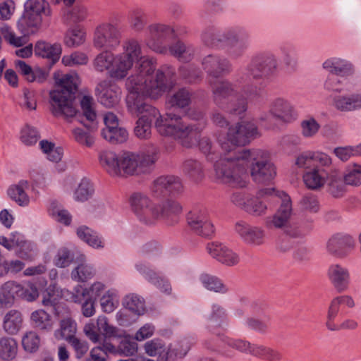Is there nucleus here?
I'll return each instance as SVG.
<instances>
[{"label":"nucleus","instance_id":"aec40b11","mask_svg":"<svg viewBox=\"0 0 361 361\" xmlns=\"http://www.w3.org/2000/svg\"><path fill=\"white\" fill-rule=\"evenodd\" d=\"M270 114H267L260 118L261 120H269L272 116L275 119L283 122H290L294 118V109L291 104L287 100L278 98L275 99L270 107Z\"/></svg>","mask_w":361,"mask_h":361},{"label":"nucleus","instance_id":"a18cd8bd","mask_svg":"<svg viewBox=\"0 0 361 361\" xmlns=\"http://www.w3.org/2000/svg\"><path fill=\"white\" fill-rule=\"evenodd\" d=\"M200 281L203 286L210 291L226 293L228 290L226 286L215 276L204 273L200 276Z\"/></svg>","mask_w":361,"mask_h":361},{"label":"nucleus","instance_id":"c9c22d12","mask_svg":"<svg viewBox=\"0 0 361 361\" xmlns=\"http://www.w3.org/2000/svg\"><path fill=\"white\" fill-rule=\"evenodd\" d=\"M112 80L106 79L101 81L96 87V95L98 101L104 106H113Z\"/></svg>","mask_w":361,"mask_h":361},{"label":"nucleus","instance_id":"69168bd1","mask_svg":"<svg viewBox=\"0 0 361 361\" xmlns=\"http://www.w3.org/2000/svg\"><path fill=\"white\" fill-rule=\"evenodd\" d=\"M39 138V133L35 128L27 126L21 131L20 140L27 145L35 144Z\"/></svg>","mask_w":361,"mask_h":361},{"label":"nucleus","instance_id":"864d4df0","mask_svg":"<svg viewBox=\"0 0 361 361\" xmlns=\"http://www.w3.org/2000/svg\"><path fill=\"white\" fill-rule=\"evenodd\" d=\"M179 73L180 77L189 83H194L202 79L201 71L192 65L182 66L179 69Z\"/></svg>","mask_w":361,"mask_h":361},{"label":"nucleus","instance_id":"8fccbe9b","mask_svg":"<svg viewBox=\"0 0 361 361\" xmlns=\"http://www.w3.org/2000/svg\"><path fill=\"white\" fill-rule=\"evenodd\" d=\"M18 298L27 302L35 300L39 296V292L37 287L32 283H27L24 285L18 283Z\"/></svg>","mask_w":361,"mask_h":361},{"label":"nucleus","instance_id":"412c9836","mask_svg":"<svg viewBox=\"0 0 361 361\" xmlns=\"http://www.w3.org/2000/svg\"><path fill=\"white\" fill-rule=\"evenodd\" d=\"M235 230L241 238L247 243L252 245H259L264 243V231L256 226L240 221L235 224Z\"/></svg>","mask_w":361,"mask_h":361},{"label":"nucleus","instance_id":"4c0bfd02","mask_svg":"<svg viewBox=\"0 0 361 361\" xmlns=\"http://www.w3.org/2000/svg\"><path fill=\"white\" fill-rule=\"evenodd\" d=\"M123 307L136 316L142 315L146 311L144 299L135 293L126 295L122 301Z\"/></svg>","mask_w":361,"mask_h":361},{"label":"nucleus","instance_id":"b1692460","mask_svg":"<svg viewBox=\"0 0 361 361\" xmlns=\"http://www.w3.org/2000/svg\"><path fill=\"white\" fill-rule=\"evenodd\" d=\"M272 195H277L273 188L262 189L257 192L256 197L251 195L250 201L247 202L245 211L257 216L264 214L267 210V205L260 200V198Z\"/></svg>","mask_w":361,"mask_h":361},{"label":"nucleus","instance_id":"338daca9","mask_svg":"<svg viewBox=\"0 0 361 361\" xmlns=\"http://www.w3.org/2000/svg\"><path fill=\"white\" fill-rule=\"evenodd\" d=\"M302 134L305 137H311L317 134L320 125L314 118L304 120L301 123Z\"/></svg>","mask_w":361,"mask_h":361},{"label":"nucleus","instance_id":"9b49d317","mask_svg":"<svg viewBox=\"0 0 361 361\" xmlns=\"http://www.w3.org/2000/svg\"><path fill=\"white\" fill-rule=\"evenodd\" d=\"M292 214V205L289 196L283 193L281 203L279 209L268 222V226L274 228H281L288 236L296 238L301 235L300 231L290 224Z\"/></svg>","mask_w":361,"mask_h":361},{"label":"nucleus","instance_id":"f03ea898","mask_svg":"<svg viewBox=\"0 0 361 361\" xmlns=\"http://www.w3.org/2000/svg\"><path fill=\"white\" fill-rule=\"evenodd\" d=\"M236 161L233 157H224L214 164L216 178L224 183L243 188L247 177L245 164L249 165L252 179L263 183L276 175V168L270 161L269 154L262 149H243L238 152Z\"/></svg>","mask_w":361,"mask_h":361},{"label":"nucleus","instance_id":"bb28decb","mask_svg":"<svg viewBox=\"0 0 361 361\" xmlns=\"http://www.w3.org/2000/svg\"><path fill=\"white\" fill-rule=\"evenodd\" d=\"M328 275L331 283L338 292H342L347 288L349 273L345 268L338 264H333L329 269Z\"/></svg>","mask_w":361,"mask_h":361},{"label":"nucleus","instance_id":"20e7f679","mask_svg":"<svg viewBox=\"0 0 361 361\" xmlns=\"http://www.w3.org/2000/svg\"><path fill=\"white\" fill-rule=\"evenodd\" d=\"M192 96V92L185 87L180 88L169 96L166 100L168 111L164 115L159 116L154 123L159 134L180 139L182 145L188 148L197 143L198 135L204 124H186L182 121L180 116L173 113L171 110L188 107L191 103Z\"/></svg>","mask_w":361,"mask_h":361},{"label":"nucleus","instance_id":"c85d7f7f","mask_svg":"<svg viewBox=\"0 0 361 361\" xmlns=\"http://www.w3.org/2000/svg\"><path fill=\"white\" fill-rule=\"evenodd\" d=\"M61 46L60 44H51L45 42H38L35 47L36 55L51 60V65L59 61L61 54Z\"/></svg>","mask_w":361,"mask_h":361},{"label":"nucleus","instance_id":"0e129e2a","mask_svg":"<svg viewBox=\"0 0 361 361\" xmlns=\"http://www.w3.org/2000/svg\"><path fill=\"white\" fill-rule=\"evenodd\" d=\"M73 348L75 356L78 359L83 357L88 351L89 346L87 341L76 336L67 341Z\"/></svg>","mask_w":361,"mask_h":361},{"label":"nucleus","instance_id":"5701e85b","mask_svg":"<svg viewBox=\"0 0 361 361\" xmlns=\"http://www.w3.org/2000/svg\"><path fill=\"white\" fill-rule=\"evenodd\" d=\"M182 210L183 207L178 202L167 200L161 205L158 204V221L163 218L168 224L173 225L178 221V216Z\"/></svg>","mask_w":361,"mask_h":361},{"label":"nucleus","instance_id":"72a5a7b5","mask_svg":"<svg viewBox=\"0 0 361 361\" xmlns=\"http://www.w3.org/2000/svg\"><path fill=\"white\" fill-rule=\"evenodd\" d=\"M59 329L54 332V336L57 340L66 341L76 336L77 324L75 320L70 317H66L60 321Z\"/></svg>","mask_w":361,"mask_h":361},{"label":"nucleus","instance_id":"052dcab7","mask_svg":"<svg viewBox=\"0 0 361 361\" xmlns=\"http://www.w3.org/2000/svg\"><path fill=\"white\" fill-rule=\"evenodd\" d=\"M87 16V11L85 6L76 4L65 16L66 23H76L83 20Z\"/></svg>","mask_w":361,"mask_h":361},{"label":"nucleus","instance_id":"6e6d98bb","mask_svg":"<svg viewBox=\"0 0 361 361\" xmlns=\"http://www.w3.org/2000/svg\"><path fill=\"white\" fill-rule=\"evenodd\" d=\"M342 176L346 185L352 186L361 185V165L354 164L348 168Z\"/></svg>","mask_w":361,"mask_h":361},{"label":"nucleus","instance_id":"f257e3e1","mask_svg":"<svg viewBox=\"0 0 361 361\" xmlns=\"http://www.w3.org/2000/svg\"><path fill=\"white\" fill-rule=\"evenodd\" d=\"M156 70V61L153 58L140 57L134 73L128 78L126 85L128 90L126 104L128 111L135 116L142 114L136 121L135 135L140 139L151 135V118H158L157 109L144 101L145 97L157 99L172 86L175 70L163 66Z\"/></svg>","mask_w":361,"mask_h":361},{"label":"nucleus","instance_id":"6e6552de","mask_svg":"<svg viewBox=\"0 0 361 361\" xmlns=\"http://www.w3.org/2000/svg\"><path fill=\"white\" fill-rule=\"evenodd\" d=\"M257 133L256 126L252 122L242 121L228 128L226 140H219V145L225 152L229 153L224 157H233L235 161L238 152L243 150L238 146L245 145L254 139Z\"/></svg>","mask_w":361,"mask_h":361},{"label":"nucleus","instance_id":"a19ab883","mask_svg":"<svg viewBox=\"0 0 361 361\" xmlns=\"http://www.w3.org/2000/svg\"><path fill=\"white\" fill-rule=\"evenodd\" d=\"M18 283L14 281L5 282L0 288V305L11 306L18 298Z\"/></svg>","mask_w":361,"mask_h":361},{"label":"nucleus","instance_id":"09e8293b","mask_svg":"<svg viewBox=\"0 0 361 361\" xmlns=\"http://www.w3.org/2000/svg\"><path fill=\"white\" fill-rule=\"evenodd\" d=\"M95 274L92 267L86 264H80L71 272V277L73 280L85 282L92 279Z\"/></svg>","mask_w":361,"mask_h":361},{"label":"nucleus","instance_id":"4be33fe9","mask_svg":"<svg viewBox=\"0 0 361 361\" xmlns=\"http://www.w3.org/2000/svg\"><path fill=\"white\" fill-rule=\"evenodd\" d=\"M134 339L125 331H120L114 327V342L117 343V346L114 345V354L126 356L134 355L137 350V344Z\"/></svg>","mask_w":361,"mask_h":361},{"label":"nucleus","instance_id":"dca6fc26","mask_svg":"<svg viewBox=\"0 0 361 361\" xmlns=\"http://www.w3.org/2000/svg\"><path fill=\"white\" fill-rule=\"evenodd\" d=\"M188 224L197 235L210 237L214 232L213 224L209 221L207 212L204 209H194L187 215Z\"/></svg>","mask_w":361,"mask_h":361},{"label":"nucleus","instance_id":"423d86ee","mask_svg":"<svg viewBox=\"0 0 361 361\" xmlns=\"http://www.w3.org/2000/svg\"><path fill=\"white\" fill-rule=\"evenodd\" d=\"M156 161L154 154L124 151L114 158V173L121 176L147 174L152 171Z\"/></svg>","mask_w":361,"mask_h":361},{"label":"nucleus","instance_id":"2f4dec72","mask_svg":"<svg viewBox=\"0 0 361 361\" xmlns=\"http://www.w3.org/2000/svg\"><path fill=\"white\" fill-rule=\"evenodd\" d=\"M29 183L25 180H21L17 184L10 186L8 189V195L20 206H27L30 199L25 190L28 189Z\"/></svg>","mask_w":361,"mask_h":361},{"label":"nucleus","instance_id":"de8ad7c7","mask_svg":"<svg viewBox=\"0 0 361 361\" xmlns=\"http://www.w3.org/2000/svg\"><path fill=\"white\" fill-rule=\"evenodd\" d=\"M78 236L93 247H103L102 240L98 237L97 232L92 228L82 226L77 229Z\"/></svg>","mask_w":361,"mask_h":361},{"label":"nucleus","instance_id":"13d9d810","mask_svg":"<svg viewBox=\"0 0 361 361\" xmlns=\"http://www.w3.org/2000/svg\"><path fill=\"white\" fill-rule=\"evenodd\" d=\"M334 153L340 160L346 161L351 157L361 155V145L338 147L334 149Z\"/></svg>","mask_w":361,"mask_h":361},{"label":"nucleus","instance_id":"4d7b16f0","mask_svg":"<svg viewBox=\"0 0 361 361\" xmlns=\"http://www.w3.org/2000/svg\"><path fill=\"white\" fill-rule=\"evenodd\" d=\"M40 343L39 336L34 331L27 332L22 338V345L28 353L36 352Z\"/></svg>","mask_w":361,"mask_h":361},{"label":"nucleus","instance_id":"9d476101","mask_svg":"<svg viewBox=\"0 0 361 361\" xmlns=\"http://www.w3.org/2000/svg\"><path fill=\"white\" fill-rule=\"evenodd\" d=\"M131 211L137 219L145 225H154L158 221V204L154 203L144 192H133L129 196Z\"/></svg>","mask_w":361,"mask_h":361},{"label":"nucleus","instance_id":"39448f33","mask_svg":"<svg viewBox=\"0 0 361 361\" xmlns=\"http://www.w3.org/2000/svg\"><path fill=\"white\" fill-rule=\"evenodd\" d=\"M202 42L207 47H218L226 42L229 48L230 54L235 58L242 56L249 47L250 34L247 31L229 30L221 32L214 26L205 27L201 34Z\"/></svg>","mask_w":361,"mask_h":361},{"label":"nucleus","instance_id":"4468645a","mask_svg":"<svg viewBox=\"0 0 361 361\" xmlns=\"http://www.w3.org/2000/svg\"><path fill=\"white\" fill-rule=\"evenodd\" d=\"M183 192V185L180 178L173 175L161 176L150 186V193L155 198L178 195Z\"/></svg>","mask_w":361,"mask_h":361},{"label":"nucleus","instance_id":"a211bd4d","mask_svg":"<svg viewBox=\"0 0 361 361\" xmlns=\"http://www.w3.org/2000/svg\"><path fill=\"white\" fill-rule=\"evenodd\" d=\"M207 250L213 258L226 266H235L240 261L238 255L222 243H209Z\"/></svg>","mask_w":361,"mask_h":361},{"label":"nucleus","instance_id":"e2e57ef3","mask_svg":"<svg viewBox=\"0 0 361 361\" xmlns=\"http://www.w3.org/2000/svg\"><path fill=\"white\" fill-rule=\"evenodd\" d=\"M0 32L4 39L14 47H20L25 44L24 37H16L15 33L7 26L2 27Z\"/></svg>","mask_w":361,"mask_h":361},{"label":"nucleus","instance_id":"ddd939ff","mask_svg":"<svg viewBox=\"0 0 361 361\" xmlns=\"http://www.w3.org/2000/svg\"><path fill=\"white\" fill-rule=\"evenodd\" d=\"M278 61L273 54H264L255 57L247 66L248 74L255 80L267 79L275 74Z\"/></svg>","mask_w":361,"mask_h":361},{"label":"nucleus","instance_id":"c756f323","mask_svg":"<svg viewBox=\"0 0 361 361\" xmlns=\"http://www.w3.org/2000/svg\"><path fill=\"white\" fill-rule=\"evenodd\" d=\"M23 318L22 313L16 310H11L3 319V329L9 335L16 334L22 328Z\"/></svg>","mask_w":361,"mask_h":361},{"label":"nucleus","instance_id":"473e14b6","mask_svg":"<svg viewBox=\"0 0 361 361\" xmlns=\"http://www.w3.org/2000/svg\"><path fill=\"white\" fill-rule=\"evenodd\" d=\"M190 348V345L186 341H182L179 346L166 348L159 355L157 361H176L178 358L184 357Z\"/></svg>","mask_w":361,"mask_h":361},{"label":"nucleus","instance_id":"e433bc0d","mask_svg":"<svg viewBox=\"0 0 361 361\" xmlns=\"http://www.w3.org/2000/svg\"><path fill=\"white\" fill-rule=\"evenodd\" d=\"M113 27L111 25H103L97 27L94 43L97 47H106L112 49Z\"/></svg>","mask_w":361,"mask_h":361},{"label":"nucleus","instance_id":"bf43d9fd","mask_svg":"<svg viewBox=\"0 0 361 361\" xmlns=\"http://www.w3.org/2000/svg\"><path fill=\"white\" fill-rule=\"evenodd\" d=\"M73 254L66 247L60 248L54 259V264L60 268L68 267L73 261Z\"/></svg>","mask_w":361,"mask_h":361},{"label":"nucleus","instance_id":"0eeeda50","mask_svg":"<svg viewBox=\"0 0 361 361\" xmlns=\"http://www.w3.org/2000/svg\"><path fill=\"white\" fill-rule=\"evenodd\" d=\"M214 103L224 111L240 115L246 111V101L244 98L229 100L235 94V85L227 80H209Z\"/></svg>","mask_w":361,"mask_h":361},{"label":"nucleus","instance_id":"774afa93","mask_svg":"<svg viewBox=\"0 0 361 361\" xmlns=\"http://www.w3.org/2000/svg\"><path fill=\"white\" fill-rule=\"evenodd\" d=\"M146 24V15L145 13L139 9H136L132 11L130 14V25L131 27L137 30L141 31Z\"/></svg>","mask_w":361,"mask_h":361},{"label":"nucleus","instance_id":"f8f14e48","mask_svg":"<svg viewBox=\"0 0 361 361\" xmlns=\"http://www.w3.org/2000/svg\"><path fill=\"white\" fill-rule=\"evenodd\" d=\"M174 32V29L169 25L152 24L147 27L146 45L156 53L165 54L168 53L166 39Z\"/></svg>","mask_w":361,"mask_h":361},{"label":"nucleus","instance_id":"37998d69","mask_svg":"<svg viewBox=\"0 0 361 361\" xmlns=\"http://www.w3.org/2000/svg\"><path fill=\"white\" fill-rule=\"evenodd\" d=\"M183 171L193 181H199L204 176L202 164L199 161L193 159H189L184 161Z\"/></svg>","mask_w":361,"mask_h":361},{"label":"nucleus","instance_id":"2eb2a0df","mask_svg":"<svg viewBox=\"0 0 361 361\" xmlns=\"http://www.w3.org/2000/svg\"><path fill=\"white\" fill-rule=\"evenodd\" d=\"M125 52L114 59V78H123L132 67L133 61L141 54V48L135 40H130L124 47Z\"/></svg>","mask_w":361,"mask_h":361},{"label":"nucleus","instance_id":"5fc2aeb1","mask_svg":"<svg viewBox=\"0 0 361 361\" xmlns=\"http://www.w3.org/2000/svg\"><path fill=\"white\" fill-rule=\"evenodd\" d=\"M300 208L305 212L317 213L319 209L317 197L312 193L305 194L299 201Z\"/></svg>","mask_w":361,"mask_h":361},{"label":"nucleus","instance_id":"f3484780","mask_svg":"<svg viewBox=\"0 0 361 361\" xmlns=\"http://www.w3.org/2000/svg\"><path fill=\"white\" fill-rule=\"evenodd\" d=\"M202 66L211 78L209 80H216L231 71V62L226 57L218 55H208L204 57Z\"/></svg>","mask_w":361,"mask_h":361},{"label":"nucleus","instance_id":"49530a36","mask_svg":"<svg viewBox=\"0 0 361 361\" xmlns=\"http://www.w3.org/2000/svg\"><path fill=\"white\" fill-rule=\"evenodd\" d=\"M12 242L19 247L18 250V256L25 260L32 261L35 259L36 253V246L34 243L19 238L14 237Z\"/></svg>","mask_w":361,"mask_h":361},{"label":"nucleus","instance_id":"680f3d73","mask_svg":"<svg viewBox=\"0 0 361 361\" xmlns=\"http://www.w3.org/2000/svg\"><path fill=\"white\" fill-rule=\"evenodd\" d=\"M92 192L93 188L90 183L83 179L75 191V199L80 202L86 201L92 196Z\"/></svg>","mask_w":361,"mask_h":361},{"label":"nucleus","instance_id":"a878e982","mask_svg":"<svg viewBox=\"0 0 361 361\" xmlns=\"http://www.w3.org/2000/svg\"><path fill=\"white\" fill-rule=\"evenodd\" d=\"M135 267L137 271L145 274L149 281L154 284L161 291L166 294L171 293V286L166 279L159 276L145 263L139 262Z\"/></svg>","mask_w":361,"mask_h":361},{"label":"nucleus","instance_id":"7ed1b4c3","mask_svg":"<svg viewBox=\"0 0 361 361\" xmlns=\"http://www.w3.org/2000/svg\"><path fill=\"white\" fill-rule=\"evenodd\" d=\"M56 86L49 92L50 111L56 116H63L66 118L77 116L78 121L87 129L95 128L94 121L97 117L96 111L92 108L93 99L85 95L80 101L82 116L87 123H85L74 105L75 94L79 85V78L77 74H66L60 78V74L55 73L54 75Z\"/></svg>","mask_w":361,"mask_h":361},{"label":"nucleus","instance_id":"ea45409f","mask_svg":"<svg viewBox=\"0 0 361 361\" xmlns=\"http://www.w3.org/2000/svg\"><path fill=\"white\" fill-rule=\"evenodd\" d=\"M168 51L172 56L184 62L191 60L195 53L194 48L191 45L180 40L168 47Z\"/></svg>","mask_w":361,"mask_h":361},{"label":"nucleus","instance_id":"79ce46f5","mask_svg":"<svg viewBox=\"0 0 361 361\" xmlns=\"http://www.w3.org/2000/svg\"><path fill=\"white\" fill-rule=\"evenodd\" d=\"M97 324L99 331L104 336V347L106 350L113 353V344L111 342L113 326L109 323V319L105 316H99Z\"/></svg>","mask_w":361,"mask_h":361},{"label":"nucleus","instance_id":"58836bf2","mask_svg":"<svg viewBox=\"0 0 361 361\" xmlns=\"http://www.w3.org/2000/svg\"><path fill=\"white\" fill-rule=\"evenodd\" d=\"M324 68L339 76H347L353 73L350 63L341 59H328L323 64Z\"/></svg>","mask_w":361,"mask_h":361},{"label":"nucleus","instance_id":"1a4fd4ad","mask_svg":"<svg viewBox=\"0 0 361 361\" xmlns=\"http://www.w3.org/2000/svg\"><path fill=\"white\" fill-rule=\"evenodd\" d=\"M42 14L50 16L51 10L46 0H27L24 11L18 21V27L24 36L35 33L42 22Z\"/></svg>","mask_w":361,"mask_h":361},{"label":"nucleus","instance_id":"f704fd0d","mask_svg":"<svg viewBox=\"0 0 361 361\" xmlns=\"http://www.w3.org/2000/svg\"><path fill=\"white\" fill-rule=\"evenodd\" d=\"M334 106L341 111H350L361 108V94L337 96L334 99Z\"/></svg>","mask_w":361,"mask_h":361},{"label":"nucleus","instance_id":"c03bdc74","mask_svg":"<svg viewBox=\"0 0 361 361\" xmlns=\"http://www.w3.org/2000/svg\"><path fill=\"white\" fill-rule=\"evenodd\" d=\"M18 353V343L11 337H2L0 338V358L4 360H12Z\"/></svg>","mask_w":361,"mask_h":361},{"label":"nucleus","instance_id":"7c9ffc66","mask_svg":"<svg viewBox=\"0 0 361 361\" xmlns=\"http://www.w3.org/2000/svg\"><path fill=\"white\" fill-rule=\"evenodd\" d=\"M94 69L99 73H105L110 78H113V51L111 49L99 54L93 62Z\"/></svg>","mask_w":361,"mask_h":361},{"label":"nucleus","instance_id":"6ab92c4d","mask_svg":"<svg viewBox=\"0 0 361 361\" xmlns=\"http://www.w3.org/2000/svg\"><path fill=\"white\" fill-rule=\"evenodd\" d=\"M354 247L353 239L348 235L337 233L331 236L327 242V251L338 257L347 255L349 250Z\"/></svg>","mask_w":361,"mask_h":361},{"label":"nucleus","instance_id":"3c124183","mask_svg":"<svg viewBox=\"0 0 361 361\" xmlns=\"http://www.w3.org/2000/svg\"><path fill=\"white\" fill-rule=\"evenodd\" d=\"M30 319L35 327L40 330L51 329L50 316L44 310H39L33 312Z\"/></svg>","mask_w":361,"mask_h":361},{"label":"nucleus","instance_id":"cd10ccee","mask_svg":"<svg viewBox=\"0 0 361 361\" xmlns=\"http://www.w3.org/2000/svg\"><path fill=\"white\" fill-rule=\"evenodd\" d=\"M326 183L327 192L334 197H341L346 192L343 177L336 171L329 173Z\"/></svg>","mask_w":361,"mask_h":361},{"label":"nucleus","instance_id":"603ef678","mask_svg":"<svg viewBox=\"0 0 361 361\" xmlns=\"http://www.w3.org/2000/svg\"><path fill=\"white\" fill-rule=\"evenodd\" d=\"M85 41V33L79 26L67 31L64 43L69 47L80 45Z\"/></svg>","mask_w":361,"mask_h":361},{"label":"nucleus","instance_id":"393cba45","mask_svg":"<svg viewBox=\"0 0 361 361\" xmlns=\"http://www.w3.org/2000/svg\"><path fill=\"white\" fill-rule=\"evenodd\" d=\"M329 173L327 169L316 166L303 175L304 183L309 189L319 190L326 183Z\"/></svg>","mask_w":361,"mask_h":361}]
</instances>
